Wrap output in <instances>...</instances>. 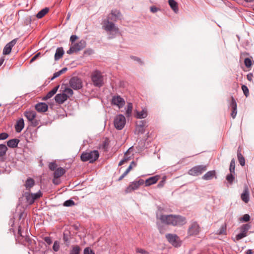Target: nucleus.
Listing matches in <instances>:
<instances>
[{
  "label": "nucleus",
  "instance_id": "1",
  "mask_svg": "<svg viewBox=\"0 0 254 254\" xmlns=\"http://www.w3.org/2000/svg\"><path fill=\"white\" fill-rule=\"evenodd\" d=\"M159 218L162 223L174 226H182L187 223L186 218L181 215H161Z\"/></svg>",
  "mask_w": 254,
  "mask_h": 254
},
{
  "label": "nucleus",
  "instance_id": "2",
  "mask_svg": "<svg viewBox=\"0 0 254 254\" xmlns=\"http://www.w3.org/2000/svg\"><path fill=\"white\" fill-rule=\"evenodd\" d=\"M36 113L34 111H26L24 113V117L30 123V126L36 127L39 126L40 120L37 118Z\"/></svg>",
  "mask_w": 254,
  "mask_h": 254
},
{
  "label": "nucleus",
  "instance_id": "3",
  "mask_svg": "<svg viewBox=\"0 0 254 254\" xmlns=\"http://www.w3.org/2000/svg\"><path fill=\"white\" fill-rule=\"evenodd\" d=\"M99 153L97 150L91 151L90 152H83L80 156L81 160L83 162L89 161L93 163L99 157Z\"/></svg>",
  "mask_w": 254,
  "mask_h": 254
},
{
  "label": "nucleus",
  "instance_id": "4",
  "mask_svg": "<svg viewBox=\"0 0 254 254\" xmlns=\"http://www.w3.org/2000/svg\"><path fill=\"white\" fill-rule=\"evenodd\" d=\"M91 78L95 86L100 87L103 85V76L99 70L94 71L91 74Z\"/></svg>",
  "mask_w": 254,
  "mask_h": 254
},
{
  "label": "nucleus",
  "instance_id": "5",
  "mask_svg": "<svg viewBox=\"0 0 254 254\" xmlns=\"http://www.w3.org/2000/svg\"><path fill=\"white\" fill-rule=\"evenodd\" d=\"M16 240L18 242V243L23 245H26L27 244L31 245L34 242V241L32 240L29 236H24L23 235L21 226H19L18 227V236Z\"/></svg>",
  "mask_w": 254,
  "mask_h": 254
},
{
  "label": "nucleus",
  "instance_id": "6",
  "mask_svg": "<svg viewBox=\"0 0 254 254\" xmlns=\"http://www.w3.org/2000/svg\"><path fill=\"white\" fill-rule=\"evenodd\" d=\"M144 181L142 179H139L138 181H135L131 182L128 186L126 189V193H130L132 191L138 189L140 186L143 185Z\"/></svg>",
  "mask_w": 254,
  "mask_h": 254
},
{
  "label": "nucleus",
  "instance_id": "7",
  "mask_svg": "<svg viewBox=\"0 0 254 254\" xmlns=\"http://www.w3.org/2000/svg\"><path fill=\"white\" fill-rule=\"evenodd\" d=\"M69 86L74 90L82 88L83 83L82 80L76 76L71 77L69 81Z\"/></svg>",
  "mask_w": 254,
  "mask_h": 254
},
{
  "label": "nucleus",
  "instance_id": "8",
  "mask_svg": "<svg viewBox=\"0 0 254 254\" xmlns=\"http://www.w3.org/2000/svg\"><path fill=\"white\" fill-rule=\"evenodd\" d=\"M168 241L174 247H179L181 245L179 237L176 234H167L165 236Z\"/></svg>",
  "mask_w": 254,
  "mask_h": 254
},
{
  "label": "nucleus",
  "instance_id": "9",
  "mask_svg": "<svg viewBox=\"0 0 254 254\" xmlns=\"http://www.w3.org/2000/svg\"><path fill=\"white\" fill-rule=\"evenodd\" d=\"M206 170V165H198L190 169L189 171V174L191 176H197L202 174Z\"/></svg>",
  "mask_w": 254,
  "mask_h": 254
},
{
  "label": "nucleus",
  "instance_id": "10",
  "mask_svg": "<svg viewBox=\"0 0 254 254\" xmlns=\"http://www.w3.org/2000/svg\"><path fill=\"white\" fill-rule=\"evenodd\" d=\"M126 123V118L123 115H119L115 118L114 126L115 127L119 130H121L123 128Z\"/></svg>",
  "mask_w": 254,
  "mask_h": 254
},
{
  "label": "nucleus",
  "instance_id": "11",
  "mask_svg": "<svg viewBox=\"0 0 254 254\" xmlns=\"http://www.w3.org/2000/svg\"><path fill=\"white\" fill-rule=\"evenodd\" d=\"M200 231V227L197 222H194L191 224L190 226L188 234L189 236H196L199 234Z\"/></svg>",
  "mask_w": 254,
  "mask_h": 254
},
{
  "label": "nucleus",
  "instance_id": "12",
  "mask_svg": "<svg viewBox=\"0 0 254 254\" xmlns=\"http://www.w3.org/2000/svg\"><path fill=\"white\" fill-rule=\"evenodd\" d=\"M112 105L117 106L119 109L124 107L125 104V100L119 95L113 96L111 101Z\"/></svg>",
  "mask_w": 254,
  "mask_h": 254
},
{
  "label": "nucleus",
  "instance_id": "13",
  "mask_svg": "<svg viewBox=\"0 0 254 254\" xmlns=\"http://www.w3.org/2000/svg\"><path fill=\"white\" fill-rule=\"evenodd\" d=\"M103 28L107 32H114L115 34L119 32V28L115 26V24L107 20L106 22H105Z\"/></svg>",
  "mask_w": 254,
  "mask_h": 254
},
{
  "label": "nucleus",
  "instance_id": "14",
  "mask_svg": "<svg viewBox=\"0 0 254 254\" xmlns=\"http://www.w3.org/2000/svg\"><path fill=\"white\" fill-rule=\"evenodd\" d=\"M65 94H64V93L57 94L55 97L56 103L59 104H63L68 99V96H66Z\"/></svg>",
  "mask_w": 254,
  "mask_h": 254
},
{
  "label": "nucleus",
  "instance_id": "15",
  "mask_svg": "<svg viewBox=\"0 0 254 254\" xmlns=\"http://www.w3.org/2000/svg\"><path fill=\"white\" fill-rule=\"evenodd\" d=\"M160 176L159 175H156L146 179L144 182L145 186H150L152 185L156 184L160 179Z\"/></svg>",
  "mask_w": 254,
  "mask_h": 254
},
{
  "label": "nucleus",
  "instance_id": "16",
  "mask_svg": "<svg viewBox=\"0 0 254 254\" xmlns=\"http://www.w3.org/2000/svg\"><path fill=\"white\" fill-rule=\"evenodd\" d=\"M48 108V105L45 103H39L36 105L35 109L38 112H45Z\"/></svg>",
  "mask_w": 254,
  "mask_h": 254
},
{
  "label": "nucleus",
  "instance_id": "17",
  "mask_svg": "<svg viewBox=\"0 0 254 254\" xmlns=\"http://www.w3.org/2000/svg\"><path fill=\"white\" fill-rule=\"evenodd\" d=\"M24 127V122L22 118L19 119L15 125V129L17 132H20Z\"/></svg>",
  "mask_w": 254,
  "mask_h": 254
},
{
  "label": "nucleus",
  "instance_id": "18",
  "mask_svg": "<svg viewBox=\"0 0 254 254\" xmlns=\"http://www.w3.org/2000/svg\"><path fill=\"white\" fill-rule=\"evenodd\" d=\"M135 113V117L140 119L145 118L148 114L147 109L145 108L142 109L141 111L136 110Z\"/></svg>",
  "mask_w": 254,
  "mask_h": 254
},
{
  "label": "nucleus",
  "instance_id": "19",
  "mask_svg": "<svg viewBox=\"0 0 254 254\" xmlns=\"http://www.w3.org/2000/svg\"><path fill=\"white\" fill-rule=\"evenodd\" d=\"M146 122L145 121H141L140 122L139 125H137L136 127V131L138 133L142 134L145 132V126Z\"/></svg>",
  "mask_w": 254,
  "mask_h": 254
},
{
  "label": "nucleus",
  "instance_id": "20",
  "mask_svg": "<svg viewBox=\"0 0 254 254\" xmlns=\"http://www.w3.org/2000/svg\"><path fill=\"white\" fill-rule=\"evenodd\" d=\"M241 147H239L237 151V157L240 164L241 166H244L245 165V159L241 153Z\"/></svg>",
  "mask_w": 254,
  "mask_h": 254
},
{
  "label": "nucleus",
  "instance_id": "21",
  "mask_svg": "<svg viewBox=\"0 0 254 254\" xmlns=\"http://www.w3.org/2000/svg\"><path fill=\"white\" fill-rule=\"evenodd\" d=\"M214 177L216 178L215 171L214 170L210 171L207 172L205 175L203 176L202 179L204 180H210Z\"/></svg>",
  "mask_w": 254,
  "mask_h": 254
},
{
  "label": "nucleus",
  "instance_id": "22",
  "mask_svg": "<svg viewBox=\"0 0 254 254\" xmlns=\"http://www.w3.org/2000/svg\"><path fill=\"white\" fill-rule=\"evenodd\" d=\"M242 200L245 203H248L250 200L249 192L248 188H245L241 196Z\"/></svg>",
  "mask_w": 254,
  "mask_h": 254
},
{
  "label": "nucleus",
  "instance_id": "23",
  "mask_svg": "<svg viewBox=\"0 0 254 254\" xmlns=\"http://www.w3.org/2000/svg\"><path fill=\"white\" fill-rule=\"evenodd\" d=\"M66 171L62 167L57 168L54 173V177L55 178H60L65 174Z\"/></svg>",
  "mask_w": 254,
  "mask_h": 254
},
{
  "label": "nucleus",
  "instance_id": "24",
  "mask_svg": "<svg viewBox=\"0 0 254 254\" xmlns=\"http://www.w3.org/2000/svg\"><path fill=\"white\" fill-rule=\"evenodd\" d=\"M34 185V180L32 178H28L26 181L24 186L27 190H30L31 188H32Z\"/></svg>",
  "mask_w": 254,
  "mask_h": 254
},
{
  "label": "nucleus",
  "instance_id": "25",
  "mask_svg": "<svg viewBox=\"0 0 254 254\" xmlns=\"http://www.w3.org/2000/svg\"><path fill=\"white\" fill-rule=\"evenodd\" d=\"M19 142V139L14 138L8 140L7 142V145L9 147L15 148L17 146Z\"/></svg>",
  "mask_w": 254,
  "mask_h": 254
},
{
  "label": "nucleus",
  "instance_id": "26",
  "mask_svg": "<svg viewBox=\"0 0 254 254\" xmlns=\"http://www.w3.org/2000/svg\"><path fill=\"white\" fill-rule=\"evenodd\" d=\"M49 11V8L48 7H45L40 11H39L36 14V17L40 19L43 17Z\"/></svg>",
  "mask_w": 254,
  "mask_h": 254
},
{
  "label": "nucleus",
  "instance_id": "27",
  "mask_svg": "<svg viewBox=\"0 0 254 254\" xmlns=\"http://www.w3.org/2000/svg\"><path fill=\"white\" fill-rule=\"evenodd\" d=\"M7 149L8 148L5 144H0V158H3L5 156Z\"/></svg>",
  "mask_w": 254,
  "mask_h": 254
},
{
  "label": "nucleus",
  "instance_id": "28",
  "mask_svg": "<svg viewBox=\"0 0 254 254\" xmlns=\"http://www.w3.org/2000/svg\"><path fill=\"white\" fill-rule=\"evenodd\" d=\"M169 4L171 8L174 10V11L177 13L178 11V3L174 0H169Z\"/></svg>",
  "mask_w": 254,
  "mask_h": 254
},
{
  "label": "nucleus",
  "instance_id": "29",
  "mask_svg": "<svg viewBox=\"0 0 254 254\" xmlns=\"http://www.w3.org/2000/svg\"><path fill=\"white\" fill-rule=\"evenodd\" d=\"M64 49H57L55 55V60L56 61L60 59L64 54Z\"/></svg>",
  "mask_w": 254,
  "mask_h": 254
},
{
  "label": "nucleus",
  "instance_id": "30",
  "mask_svg": "<svg viewBox=\"0 0 254 254\" xmlns=\"http://www.w3.org/2000/svg\"><path fill=\"white\" fill-rule=\"evenodd\" d=\"M59 87V85L56 86L54 87L52 90L49 91L45 96V98L46 99H49L53 96L57 92V90Z\"/></svg>",
  "mask_w": 254,
  "mask_h": 254
},
{
  "label": "nucleus",
  "instance_id": "31",
  "mask_svg": "<svg viewBox=\"0 0 254 254\" xmlns=\"http://www.w3.org/2000/svg\"><path fill=\"white\" fill-rule=\"evenodd\" d=\"M250 228L251 225L249 224H246L243 225L240 227V230L241 231V233L245 234V235H247V233L249 230L250 229Z\"/></svg>",
  "mask_w": 254,
  "mask_h": 254
},
{
  "label": "nucleus",
  "instance_id": "32",
  "mask_svg": "<svg viewBox=\"0 0 254 254\" xmlns=\"http://www.w3.org/2000/svg\"><path fill=\"white\" fill-rule=\"evenodd\" d=\"M132 109V104L131 103H128L127 105V109L126 112V115L127 117H129L131 116Z\"/></svg>",
  "mask_w": 254,
  "mask_h": 254
},
{
  "label": "nucleus",
  "instance_id": "33",
  "mask_svg": "<svg viewBox=\"0 0 254 254\" xmlns=\"http://www.w3.org/2000/svg\"><path fill=\"white\" fill-rule=\"evenodd\" d=\"M25 198L29 204H33L35 200L33 198L32 194L29 192H25L24 195Z\"/></svg>",
  "mask_w": 254,
  "mask_h": 254
},
{
  "label": "nucleus",
  "instance_id": "34",
  "mask_svg": "<svg viewBox=\"0 0 254 254\" xmlns=\"http://www.w3.org/2000/svg\"><path fill=\"white\" fill-rule=\"evenodd\" d=\"M67 70V68L66 67H64L59 71L54 73L53 77L51 78V80H53L54 79L60 76L61 74L66 71Z\"/></svg>",
  "mask_w": 254,
  "mask_h": 254
},
{
  "label": "nucleus",
  "instance_id": "35",
  "mask_svg": "<svg viewBox=\"0 0 254 254\" xmlns=\"http://www.w3.org/2000/svg\"><path fill=\"white\" fill-rule=\"evenodd\" d=\"M80 250L81 249L78 246H72L70 251V254H79Z\"/></svg>",
  "mask_w": 254,
  "mask_h": 254
},
{
  "label": "nucleus",
  "instance_id": "36",
  "mask_svg": "<svg viewBox=\"0 0 254 254\" xmlns=\"http://www.w3.org/2000/svg\"><path fill=\"white\" fill-rule=\"evenodd\" d=\"M216 234L218 235H226L227 232L226 223L221 226Z\"/></svg>",
  "mask_w": 254,
  "mask_h": 254
},
{
  "label": "nucleus",
  "instance_id": "37",
  "mask_svg": "<svg viewBox=\"0 0 254 254\" xmlns=\"http://www.w3.org/2000/svg\"><path fill=\"white\" fill-rule=\"evenodd\" d=\"M86 46V42L84 40H81L73 45L72 48H84Z\"/></svg>",
  "mask_w": 254,
  "mask_h": 254
},
{
  "label": "nucleus",
  "instance_id": "38",
  "mask_svg": "<svg viewBox=\"0 0 254 254\" xmlns=\"http://www.w3.org/2000/svg\"><path fill=\"white\" fill-rule=\"evenodd\" d=\"M63 93L64 94H66L65 95L66 96H68V98L71 96L73 94V90L68 87L65 88L64 90Z\"/></svg>",
  "mask_w": 254,
  "mask_h": 254
},
{
  "label": "nucleus",
  "instance_id": "39",
  "mask_svg": "<svg viewBox=\"0 0 254 254\" xmlns=\"http://www.w3.org/2000/svg\"><path fill=\"white\" fill-rule=\"evenodd\" d=\"M235 159L233 158L231 160L230 164L229 170H230V173H235Z\"/></svg>",
  "mask_w": 254,
  "mask_h": 254
},
{
  "label": "nucleus",
  "instance_id": "40",
  "mask_svg": "<svg viewBox=\"0 0 254 254\" xmlns=\"http://www.w3.org/2000/svg\"><path fill=\"white\" fill-rule=\"evenodd\" d=\"M111 14V15L114 16V18H113V19H114V20H116L121 15L120 12L117 10H112Z\"/></svg>",
  "mask_w": 254,
  "mask_h": 254
},
{
  "label": "nucleus",
  "instance_id": "41",
  "mask_svg": "<svg viewBox=\"0 0 254 254\" xmlns=\"http://www.w3.org/2000/svg\"><path fill=\"white\" fill-rule=\"evenodd\" d=\"M231 101L230 104V106L231 108V109H237V103L234 99V98L232 96L231 97Z\"/></svg>",
  "mask_w": 254,
  "mask_h": 254
},
{
  "label": "nucleus",
  "instance_id": "42",
  "mask_svg": "<svg viewBox=\"0 0 254 254\" xmlns=\"http://www.w3.org/2000/svg\"><path fill=\"white\" fill-rule=\"evenodd\" d=\"M75 205V202L71 199H69L65 201L64 203V206L66 207L72 206Z\"/></svg>",
  "mask_w": 254,
  "mask_h": 254
},
{
  "label": "nucleus",
  "instance_id": "43",
  "mask_svg": "<svg viewBox=\"0 0 254 254\" xmlns=\"http://www.w3.org/2000/svg\"><path fill=\"white\" fill-rule=\"evenodd\" d=\"M234 179V176L233 175V173H231L230 174H228L226 176V180L230 184H232L233 183Z\"/></svg>",
  "mask_w": 254,
  "mask_h": 254
},
{
  "label": "nucleus",
  "instance_id": "44",
  "mask_svg": "<svg viewBox=\"0 0 254 254\" xmlns=\"http://www.w3.org/2000/svg\"><path fill=\"white\" fill-rule=\"evenodd\" d=\"M17 39H14L7 43L4 48H12L16 44Z\"/></svg>",
  "mask_w": 254,
  "mask_h": 254
},
{
  "label": "nucleus",
  "instance_id": "45",
  "mask_svg": "<svg viewBox=\"0 0 254 254\" xmlns=\"http://www.w3.org/2000/svg\"><path fill=\"white\" fill-rule=\"evenodd\" d=\"M246 236H247V235H245V234L240 233L236 236L235 238L234 239H233V240H234V241H239L241 239L246 237Z\"/></svg>",
  "mask_w": 254,
  "mask_h": 254
},
{
  "label": "nucleus",
  "instance_id": "46",
  "mask_svg": "<svg viewBox=\"0 0 254 254\" xmlns=\"http://www.w3.org/2000/svg\"><path fill=\"white\" fill-rule=\"evenodd\" d=\"M242 89L243 91L244 95L247 97L249 95V90L247 86L243 85L242 86Z\"/></svg>",
  "mask_w": 254,
  "mask_h": 254
},
{
  "label": "nucleus",
  "instance_id": "47",
  "mask_svg": "<svg viewBox=\"0 0 254 254\" xmlns=\"http://www.w3.org/2000/svg\"><path fill=\"white\" fill-rule=\"evenodd\" d=\"M49 168L51 171H55L57 167V165L55 162H51L49 164Z\"/></svg>",
  "mask_w": 254,
  "mask_h": 254
},
{
  "label": "nucleus",
  "instance_id": "48",
  "mask_svg": "<svg viewBox=\"0 0 254 254\" xmlns=\"http://www.w3.org/2000/svg\"><path fill=\"white\" fill-rule=\"evenodd\" d=\"M129 158L127 156V153L125 154L124 158L119 162V165L121 166L128 161Z\"/></svg>",
  "mask_w": 254,
  "mask_h": 254
},
{
  "label": "nucleus",
  "instance_id": "49",
  "mask_svg": "<svg viewBox=\"0 0 254 254\" xmlns=\"http://www.w3.org/2000/svg\"><path fill=\"white\" fill-rule=\"evenodd\" d=\"M33 196V198L34 200H36L38 198H39L42 196V193L40 191H39L37 193H31Z\"/></svg>",
  "mask_w": 254,
  "mask_h": 254
},
{
  "label": "nucleus",
  "instance_id": "50",
  "mask_svg": "<svg viewBox=\"0 0 254 254\" xmlns=\"http://www.w3.org/2000/svg\"><path fill=\"white\" fill-rule=\"evenodd\" d=\"M60 244L57 241H55L54 243L53 249L55 252H58L60 249Z\"/></svg>",
  "mask_w": 254,
  "mask_h": 254
},
{
  "label": "nucleus",
  "instance_id": "51",
  "mask_svg": "<svg viewBox=\"0 0 254 254\" xmlns=\"http://www.w3.org/2000/svg\"><path fill=\"white\" fill-rule=\"evenodd\" d=\"M41 57V53L39 52L37 53L35 55H34L30 60V63H32L33 62H34L35 60L38 59V58H40Z\"/></svg>",
  "mask_w": 254,
  "mask_h": 254
},
{
  "label": "nucleus",
  "instance_id": "52",
  "mask_svg": "<svg viewBox=\"0 0 254 254\" xmlns=\"http://www.w3.org/2000/svg\"><path fill=\"white\" fill-rule=\"evenodd\" d=\"M84 254H95V253L89 247H87L84 250Z\"/></svg>",
  "mask_w": 254,
  "mask_h": 254
},
{
  "label": "nucleus",
  "instance_id": "53",
  "mask_svg": "<svg viewBox=\"0 0 254 254\" xmlns=\"http://www.w3.org/2000/svg\"><path fill=\"white\" fill-rule=\"evenodd\" d=\"M244 64L247 67H249L252 65V61L248 58H246L244 61Z\"/></svg>",
  "mask_w": 254,
  "mask_h": 254
},
{
  "label": "nucleus",
  "instance_id": "54",
  "mask_svg": "<svg viewBox=\"0 0 254 254\" xmlns=\"http://www.w3.org/2000/svg\"><path fill=\"white\" fill-rule=\"evenodd\" d=\"M132 164H133L134 166H135L136 164L134 162L132 161L130 164V165L128 166L127 169L126 170V171L125 172L127 175L129 173V172L132 170Z\"/></svg>",
  "mask_w": 254,
  "mask_h": 254
},
{
  "label": "nucleus",
  "instance_id": "55",
  "mask_svg": "<svg viewBox=\"0 0 254 254\" xmlns=\"http://www.w3.org/2000/svg\"><path fill=\"white\" fill-rule=\"evenodd\" d=\"M135 251L137 253H139V254H148V253L147 251H146L145 250L141 249V248H136Z\"/></svg>",
  "mask_w": 254,
  "mask_h": 254
},
{
  "label": "nucleus",
  "instance_id": "56",
  "mask_svg": "<svg viewBox=\"0 0 254 254\" xmlns=\"http://www.w3.org/2000/svg\"><path fill=\"white\" fill-rule=\"evenodd\" d=\"M8 134L6 132H2L0 133V140H4L7 138Z\"/></svg>",
  "mask_w": 254,
  "mask_h": 254
},
{
  "label": "nucleus",
  "instance_id": "57",
  "mask_svg": "<svg viewBox=\"0 0 254 254\" xmlns=\"http://www.w3.org/2000/svg\"><path fill=\"white\" fill-rule=\"evenodd\" d=\"M81 49H69V50L67 51V53L68 54H70L73 53H77Z\"/></svg>",
  "mask_w": 254,
  "mask_h": 254
},
{
  "label": "nucleus",
  "instance_id": "58",
  "mask_svg": "<svg viewBox=\"0 0 254 254\" xmlns=\"http://www.w3.org/2000/svg\"><path fill=\"white\" fill-rule=\"evenodd\" d=\"M78 39V37L75 35H72L70 36V42L73 45L75 41Z\"/></svg>",
  "mask_w": 254,
  "mask_h": 254
},
{
  "label": "nucleus",
  "instance_id": "59",
  "mask_svg": "<svg viewBox=\"0 0 254 254\" xmlns=\"http://www.w3.org/2000/svg\"><path fill=\"white\" fill-rule=\"evenodd\" d=\"M166 177H164L162 181H161L157 185L158 188H162L164 186L165 182Z\"/></svg>",
  "mask_w": 254,
  "mask_h": 254
},
{
  "label": "nucleus",
  "instance_id": "60",
  "mask_svg": "<svg viewBox=\"0 0 254 254\" xmlns=\"http://www.w3.org/2000/svg\"><path fill=\"white\" fill-rule=\"evenodd\" d=\"M44 240L48 245H51L52 243V239L50 237H45Z\"/></svg>",
  "mask_w": 254,
  "mask_h": 254
},
{
  "label": "nucleus",
  "instance_id": "61",
  "mask_svg": "<svg viewBox=\"0 0 254 254\" xmlns=\"http://www.w3.org/2000/svg\"><path fill=\"white\" fill-rule=\"evenodd\" d=\"M250 217L248 214H245L242 217V220L245 222H248L250 220Z\"/></svg>",
  "mask_w": 254,
  "mask_h": 254
},
{
  "label": "nucleus",
  "instance_id": "62",
  "mask_svg": "<svg viewBox=\"0 0 254 254\" xmlns=\"http://www.w3.org/2000/svg\"><path fill=\"white\" fill-rule=\"evenodd\" d=\"M53 183L56 185H58L60 184L61 181L59 179V178H55L54 177V178L53 179Z\"/></svg>",
  "mask_w": 254,
  "mask_h": 254
},
{
  "label": "nucleus",
  "instance_id": "63",
  "mask_svg": "<svg viewBox=\"0 0 254 254\" xmlns=\"http://www.w3.org/2000/svg\"><path fill=\"white\" fill-rule=\"evenodd\" d=\"M237 114V109H232V113L231 114V116L233 119H235Z\"/></svg>",
  "mask_w": 254,
  "mask_h": 254
},
{
  "label": "nucleus",
  "instance_id": "64",
  "mask_svg": "<svg viewBox=\"0 0 254 254\" xmlns=\"http://www.w3.org/2000/svg\"><path fill=\"white\" fill-rule=\"evenodd\" d=\"M253 77V74L252 73H249L247 75V78L250 81H252Z\"/></svg>",
  "mask_w": 254,
  "mask_h": 254
}]
</instances>
